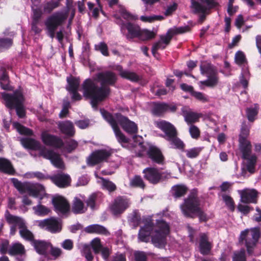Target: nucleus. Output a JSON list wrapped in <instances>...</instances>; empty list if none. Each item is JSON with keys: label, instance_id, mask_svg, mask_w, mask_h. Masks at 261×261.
Instances as JSON below:
<instances>
[{"label": "nucleus", "instance_id": "1", "mask_svg": "<svg viewBox=\"0 0 261 261\" xmlns=\"http://www.w3.org/2000/svg\"><path fill=\"white\" fill-rule=\"evenodd\" d=\"M95 80L100 83V86L89 78L83 82L82 88L84 97L91 100L92 108H97L99 102L105 100L111 95L110 86L115 85L118 77L115 72L107 70L97 73Z\"/></svg>", "mask_w": 261, "mask_h": 261}, {"label": "nucleus", "instance_id": "2", "mask_svg": "<svg viewBox=\"0 0 261 261\" xmlns=\"http://www.w3.org/2000/svg\"><path fill=\"white\" fill-rule=\"evenodd\" d=\"M73 0H66L65 12L58 11L49 16L44 22L46 34L53 39L55 36V31L58 27L62 25L67 20L69 11L73 6Z\"/></svg>", "mask_w": 261, "mask_h": 261}, {"label": "nucleus", "instance_id": "3", "mask_svg": "<svg viewBox=\"0 0 261 261\" xmlns=\"http://www.w3.org/2000/svg\"><path fill=\"white\" fill-rule=\"evenodd\" d=\"M179 207L185 217L194 218L195 212L201 207V200L198 197L197 189H192Z\"/></svg>", "mask_w": 261, "mask_h": 261}, {"label": "nucleus", "instance_id": "4", "mask_svg": "<svg viewBox=\"0 0 261 261\" xmlns=\"http://www.w3.org/2000/svg\"><path fill=\"white\" fill-rule=\"evenodd\" d=\"M11 181L14 187L21 194L28 192L30 196L37 197L45 193V188L41 184L29 182H22L16 178H11Z\"/></svg>", "mask_w": 261, "mask_h": 261}, {"label": "nucleus", "instance_id": "5", "mask_svg": "<svg viewBox=\"0 0 261 261\" xmlns=\"http://www.w3.org/2000/svg\"><path fill=\"white\" fill-rule=\"evenodd\" d=\"M260 237V232L258 229L253 228L249 230L246 229L241 232L239 242L244 244L247 248L248 254H251L253 251V248L258 242Z\"/></svg>", "mask_w": 261, "mask_h": 261}, {"label": "nucleus", "instance_id": "6", "mask_svg": "<svg viewBox=\"0 0 261 261\" xmlns=\"http://www.w3.org/2000/svg\"><path fill=\"white\" fill-rule=\"evenodd\" d=\"M200 70L202 74H206L207 79L199 82L201 85L207 87L214 88L219 83V76L215 68L210 63H203L200 66Z\"/></svg>", "mask_w": 261, "mask_h": 261}, {"label": "nucleus", "instance_id": "7", "mask_svg": "<svg viewBox=\"0 0 261 261\" xmlns=\"http://www.w3.org/2000/svg\"><path fill=\"white\" fill-rule=\"evenodd\" d=\"M155 234L151 236V242L155 246L160 247L166 243V237L169 232V226L163 220H158L156 223Z\"/></svg>", "mask_w": 261, "mask_h": 261}, {"label": "nucleus", "instance_id": "8", "mask_svg": "<svg viewBox=\"0 0 261 261\" xmlns=\"http://www.w3.org/2000/svg\"><path fill=\"white\" fill-rule=\"evenodd\" d=\"M100 112L104 119L109 123L112 127L118 142L120 143H127L129 142V139L121 132L118 123L115 120L114 116L104 109H100Z\"/></svg>", "mask_w": 261, "mask_h": 261}, {"label": "nucleus", "instance_id": "9", "mask_svg": "<svg viewBox=\"0 0 261 261\" xmlns=\"http://www.w3.org/2000/svg\"><path fill=\"white\" fill-rule=\"evenodd\" d=\"M130 204L129 199L126 196H118L110 204V211L113 215L119 216L129 207Z\"/></svg>", "mask_w": 261, "mask_h": 261}, {"label": "nucleus", "instance_id": "10", "mask_svg": "<svg viewBox=\"0 0 261 261\" xmlns=\"http://www.w3.org/2000/svg\"><path fill=\"white\" fill-rule=\"evenodd\" d=\"M142 173L144 178L153 185L158 184L168 178L165 172L160 171L154 167H147L143 170Z\"/></svg>", "mask_w": 261, "mask_h": 261}, {"label": "nucleus", "instance_id": "11", "mask_svg": "<svg viewBox=\"0 0 261 261\" xmlns=\"http://www.w3.org/2000/svg\"><path fill=\"white\" fill-rule=\"evenodd\" d=\"M2 96L5 101V106L10 110L14 109L15 107L19 105L20 103L24 102V101L23 94L18 90H15L12 94L2 93Z\"/></svg>", "mask_w": 261, "mask_h": 261}, {"label": "nucleus", "instance_id": "12", "mask_svg": "<svg viewBox=\"0 0 261 261\" xmlns=\"http://www.w3.org/2000/svg\"><path fill=\"white\" fill-rule=\"evenodd\" d=\"M191 1V8L195 10L196 12H205L211 11L212 9H217L220 6L217 0H195Z\"/></svg>", "mask_w": 261, "mask_h": 261}, {"label": "nucleus", "instance_id": "13", "mask_svg": "<svg viewBox=\"0 0 261 261\" xmlns=\"http://www.w3.org/2000/svg\"><path fill=\"white\" fill-rule=\"evenodd\" d=\"M111 155V152L106 149H98L93 151L87 159L88 166L93 167L106 162Z\"/></svg>", "mask_w": 261, "mask_h": 261}, {"label": "nucleus", "instance_id": "14", "mask_svg": "<svg viewBox=\"0 0 261 261\" xmlns=\"http://www.w3.org/2000/svg\"><path fill=\"white\" fill-rule=\"evenodd\" d=\"M114 117L117 122L121 125L125 132L130 135H135L138 133V128L137 124L130 121L127 117L120 113H115Z\"/></svg>", "mask_w": 261, "mask_h": 261}, {"label": "nucleus", "instance_id": "15", "mask_svg": "<svg viewBox=\"0 0 261 261\" xmlns=\"http://www.w3.org/2000/svg\"><path fill=\"white\" fill-rule=\"evenodd\" d=\"M40 156L49 160L52 165L57 168L64 169L65 164L61 155L51 149H42L39 152Z\"/></svg>", "mask_w": 261, "mask_h": 261}, {"label": "nucleus", "instance_id": "16", "mask_svg": "<svg viewBox=\"0 0 261 261\" xmlns=\"http://www.w3.org/2000/svg\"><path fill=\"white\" fill-rule=\"evenodd\" d=\"M120 21L121 22L119 24L120 25L121 31L123 32L124 29L127 30V33L125 36L128 41L138 38L141 29L139 25L130 22H124L121 19Z\"/></svg>", "mask_w": 261, "mask_h": 261}, {"label": "nucleus", "instance_id": "17", "mask_svg": "<svg viewBox=\"0 0 261 261\" xmlns=\"http://www.w3.org/2000/svg\"><path fill=\"white\" fill-rule=\"evenodd\" d=\"M155 226L151 219H146L144 224L140 227L138 233V239L141 242L147 243L149 241L150 237L152 233Z\"/></svg>", "mask_w": 261, "mask_h": 261}, {"label": "nucleus", "instance_id": "18", "mask_svg": "<svg viewBox=\"0 0 261 261\" xmlns=\"http://www.w3.org/2000/svg\"><path fill=\"white\" fill-rule=\"evenodd\" d=\"M38 226L53 233L59 232L62 230L61 225L56 219L53 217L39 221Z\"/></svg>", "mask_w": 261, "mask_h": 261}, {"label": "nucleus", "instance_id": "19", "mask_svg": "<svg viewBox=\"0 0 261 261\" xmlns=\"http://www.w3.org/2000/svg\"><path fill=\"white\" fill-rule=\"evenodd\" d=\"M155 126L165 134L163 137L166 140L177 134L175 127L169 122L166 120H160L155 122Z\"/></svg>", "mask_w": 261, "mask_h": 261}, {"label": "nucleus", "instance_id": "20", "mask_svg": "<svg viewBox=\"0 0 261 261\" xmlns=\"http://www.w3.org/2000/svg\"><path fill=\"white\" fill-rule=\"evenodd\" d=\"M146 155L153 163L162 165L164 162V156L161 149L156 146H149L146 150Z\"/></svg>", "mask_w": 261, "mask_h": 261}, {"label": "nucleus", "instance_id": "21", "mask_svg": "<svg viewBox=\"0 0 261 261\" xmlns=\"http://www.w3.org/2000/svg\"><path fill=\"white\" fill-rule=\"evenodd\" d=\"M41 138L45 145L52 146L54 148H61L63 147L64 145L61 138L46 132H43L41 134Z\"/></svg>", "mask_w": 261, "mask_h": 261}, {"label": "nucleus", "instance_id": "22", "mask_svg": "<svg viewBox=\"0 0 261 261\" xmlns=\"http://www.w3.org/2000/svg\"><path fill=\"white\" fill-rule=\"evenodd\" d=\"M241 201L243 203H256L258 200V192L254 189H245L241 194Z\"/></svg>", "mask_w": 261, "mask_h": 261}, {"label": "nucleus", "instance_id": "23", "mask_svg": "<svg viewBox=\"0 0 261 261\" xmlns=\"http://www.w3.org/2000/svg\"><path fill=\"white\" fill-rule=\"evenodd\" d=\"M52 203L55 210L62 214L67 213L70 210V205L68 201L63 196H57L52 199Z\"/></svg>", "mask_w": 261, "mask_h": 261}, {"label": "nucleus", "instance_id": "24", "mask_svg": "<svg viewBox=\"0 0 261 261\" xmlns=\"http://www.w3.org/2000/svg\"><path fill=\"white\" fill-rule=\"evenodd\" d=\"M50 180L57 186L61 188L68 187L71 182L70 176L64 173H59L51 176Z\"/></svg>", "mask_w": 261, "mask_h": 261}, {"label": "nucleus", "instance_id": "25", "mask_svg": "<svg viewBox=\"0 0 261 261\" xmlns=\"http://www.w3.org/2000/svg\"><path fill=\"white\" fill-rule=\"evenodd\" d=\"M31 245L39 254L46 256L48 255L47 251L51 246V243L44 240H35Z\"/></svg>", "mask_w": 261, "mask_h": 261}, {"label": "nucleus", "instance_id": "26", "mask_svg": "<svg viewBox=\"0 0 261 261\" xmlns=\"http://www.w3.org/2000/svg\"><path fill=\"white\" fill-rule=\"evenodd\" d=\"M22 146L32 150H41V144L39 141L31 138H22L20 140Z\"/></svg>", "mask_w": 261, "mask_h": 261}, {"label": "nucleus", "instance_id": "27", "mask_svg": "<svg viewBox=\"0 0 261 261\" xmlns=\"http://www.w3.org/2000/svg\"><path fill=\"white\" fill-rule=\"evenodd\" d=\"M58 127L61 132L69 137H72L75 133V128L73 123L69 121L60 122L58 124Z\"/></svg>", "mask_w": 261, "mask_h": 261}, {"label": "nucleus", "instance_id": "28", "mask_svg": "<svg viewBox=\"0 0 261 261\" xmlns=\"http://www.w3.org/2000/svg\"><path fill=\"white\" fill-rule=\"evenodd\" d=\"M85 231L88 233H95L99 235L109 236L110 232L105 226L97 224H91L85 228Z\"/></svg>", "mask_w": 261, "mask_h": 261}, {"label": "nucleus", "instance_id": "29", "mask_svg": "<svg viewBox=\"0 0 261 261\" xmlns=\"http://www.w3.org/2000/svg\"><path fill=\"white\" fill-rule=\"evenodd\" d=\"M188 191V188L186 185L177 184L171 187L170 193L175 199H177L185 196Z\"/></svg>", "mask_w": 261, "mask_h": 261}, {"label": "nucleus", "instance_id": "30", "mask_svg": "<svg viewBox=\"0 0 261 261\" xmlns=\"http://www.w3.org/2000/svg\"><path fill=\"white\" fill-rule=\"evenodd\" d=\"M199 249L203 255L208 254L211 250V244L205 233H201L200 236Z\"/></svg>", "mask_w": 261, "mask_h": 261}, {"label": "nucleus", "instance_id": "31", "mask_svg": "<svg viewBox=\"0 0 261 261\" xmlns=\"http://www.w3.org/2000/svg\"><path fill=\"white\" fill-rule=\"evenodd\" d=\"M0 71L2 72L0 75V85L2 89L7 91L12 90L13 88L10 85L9 77L6 68L2 67Z\"/></svg>", "mask_w": 261, "mask_h": 261}, {"label": "nucleus", "instance_id": "32", "mask_svg": "<svg viewBox=\"0 0 261 261\" xmlns=\"http://www.w3.org/2000/svg\"><path fill=\"white\" fill-rule=\"evenodd\" d=\"M0 171L9 175H14L15 173L11 162L5 158H0Z\"/></svg>", "mask_w": 261, "mask_h": 261}, {"label": "nucleus", "instance_id": "33", "mask_svg": "<svg viewBox=\"0 0 261 261\" xmlns=\"http://www.w3.org/2000/svg\"><path fill=\"white\" fill-rule=\"evenodd\" d=\"M239 149L242 153V159H247L251 155L252 146L251 142L248 140H239Z\"/></svg>", "mask_w": 261, "mask_h": 261}, {"label": "nucleus", "instance_id": "34", "mask_svg": "<svg viewBox=\"0 0 261 261\" xmlns=\"http://www.w3.org/2000/svg\"><path fill=\"white\" fill-rule=\"evenodd\" d=\"M25 253L24 246L20 243H15L10 246L8 254L12 256L22 255Z\"/></svg>", "mask_w": 261, "mask_h": 261}, {"label": "nucleus", "instance_id": "35", "mask_svg": "<svg viewBox=\"0 0 261 261\" xmlns=\"http://www.w3.org/2000/svg\"><path fill=\"white\" fill-rule=\"evenodd\" d=\"M166 103L155 102L153 103V107L151 110L152 114L156 116H163L166 113Z\"/></svg>", "mask_w": 261, "mask_h": 261}, {"label": "nucleus", "instance_id": "36", "mask_svg": "<svg viewBox=\"0 0 261 261\" xmlns=\"http://www.w3.org/2000/svg\"><path fill=\"white\" fill-rule=\"evenodd\" d=\"M259 109V105L255 103L253 107L247 108L246 109V115L249 122H253L256 119Z\"/></svg>", "mask_w": 261, "mask_h": 261}, {"label": "nucleus", "instance_id": "37", "mask_svg": "<svg viewBox=\"0 0 261 261\" xmlns=\"http://www.w3.org/2000/svg\"><path fill=\"white\" fill-rule=\"evenodd\" d=\"M120 75L122 78L127 79L133 82H138L141 80L142 78L137 73L127 70H123L122 67H120Z\"/></svg>", "mask_w": 261, "mask_h": 261}, {"label": "nucleus", "instance_id": "38", "mask_svg": "<svg viewBox=\"0 0 261 261\" xmlns=\"http://www.w3.org/2000/svg\"><path fill=\"white\" fill-rule=\"evenodd\" d=\"M67 82L68 85L66 89L68 92L79 89L80 84V80L79 77L71 75L67 77Z\"/></svg>", "mask_w": 261, "mask_h": 261}, {"label": "nucleus", "instance_id": "39", "mask_svg": "<svg viewBox=\"0 0 261 261\" xmlns=\"http://www.w3.org/2000/svg\"><path fill=\"white\" fill-rule=\"evenodd\" d=\"M177 135L178 134L175 135L174 136L170 138L167 141L170 143L171 145L173 146L174 148L184 151L186 145L184 142L177 137Z\"/></svg>", "mask_w": 261, "mask_h": 261}, {"label": "nucleus", "instance_id": "40", "mask_svg": "<svg viewBox=\"0 0 261 261\" xmlns=\"http://www.w3.org/2000/svg\"><path fill=\"white\" fill-rule=\"evenodd\" d=\"M19 228L20 229L19 234L21 237L25 240L31 242L32 244L33 242H34V241L35 240L34 239V236L33 233L28 229L25 223H24L23 224L22 227Z\"/></svg>", "mask_w": 261, "mask_h": 261}, {"label": "nucleus", "instance_id": "41", "mask_svg": "<svg viewBox=\"0 0 261 261\" xmlns=\"http://www.w3.org/2000/svg\"><path fill=\"white\" fill-rule=\"evenodd\" d=\"M246 160V169L250 173L255 172V168L257 162V157L255 154L247 156V159H243Z\"/></svg>", "mask_w": 261, "mask_h": 261}, {"label": "nucleus", "instance_id": "42", "mask_svg": "<svg viewBox=\"0 0 261 261\" xmlns=\"http://www.w3.org/2000/svg\"><path fill=\"white\" fill-rule=\"evenodd\" d=\"M201 114L195 112H188L185 115V120L189 125H194L193 124L199 121V118Z\"/></svg>", "mask_w": 261, "mask_h": 261}, {"label": "nucleus", "instance_id": "43", "mask_svg": "<svg viewBox=\"0 0 261 261\" xmlns=\"http://www.w3.org/2000/svg\"><path fill=\"white\" fill-rule=\"evenodd\" d=\"M6 219L9 224L17 225L18 228L22 227L23 224L25 223L22 218L18 216H13L9 213L6 216Z\"/></svg>", "mask_w": 261, "mask_h": 261}, {"label": "nucleus", "instance_id": "44", "mask_svg": "<svg viewBox=\"0 0 261 261\" xmlns=\"http://www.w3.org/2000/svg\"><path fill=\"white\" fill-rule=\"evenodd\" d=\"M156 36V33L147 29H141L138 39L141 41H149Z\"/></svg>", "mask_w": 261, "mask_h": 261}, {"label": "nucleus", "instance_id": "45", "mask_svg": "<svg viewBox=\"0 0 261 261\" xmlns=\"http://www.w3.org/2000/svg\"><path fill=\"white\" fill-rule=\"evenodd\" d=\"M61 3H59V2L56 0H50L44 4L43 11L46 13L50 14L54 10L59 7Z\"/></svg>", "mask_w": 261, "mask_h": 261}, {"label": "nucleus", "instance_id": "46", "mask_svg": "<svg viewBox=\"0 0 261 261\" xmlns=\"http://www.w3.org/2000/svg\"><path fill=\"white\" fill-rule=\"evenodd\" d=\"M84 206L83 202L80 198L75 197L73 201L72 212L75 214L83 213Z\"/></svg>", "mask_w": 261, "mask_h": 261}, {"label": "nucleus", "instance_id": "47", "mask_svg": "<svg viewBox=\"0 0 261 261\" xmlns=\"http://www.w3.org/2000/svg\"><path fill=\"white\" fill-rule=\"evenodd\" d=\"M13 44L12 38L0 37V53L10 49Z\"/></svg>", "mask_w": 261, "mask_h": 261}, {"label": "nucleus", "instance_id": "48", "mask_svg": "<svg viewBox=\"0 0 261 261\" xmlns=\"http://www.w3.org/2000/svg\"><path fill=\"white\" fill-rule=\"evenodd\" d=\"M130 185L132 187L140 188L141 189H144L145 187V184L141 176L138 175H135L130 180Z\"/></svg>", "mask_w": 261, "mask_h": 261}, {"label": "nucleus", "instance_id": "49", "mask_svg": "<svg viewBox=\"0 0 261 261\" xmlns=\"http://www.w3.org/2000/svg\"><path fill=\"white\" fill-rule=\"evenodd\" d=\"M102 186L103 189L108 190L110 193L114 192L117 189L116 185L109 179L101 178Z\"/></svg>", "mask_w": 261, "mask_h": 261}, {"label": "nucleus", "instance_id": "50", "mask_svg": "<svg viewBox=\"0 0 261 261\" xmlns=\"http://www.w3.org/2000/svg\"><path fill=\"white\" fill-rule=\"evenodd\" d=\"M249 133L250 128L248 126L245 122H243L241 125L240 134L239 136V140H247Z\"/></svg>", "mask_w": 261, "mask_h": 261}, {"label": "nucleus", "instance_id": "51", "mask_svg": "<svg viewBox=\"0 0 261 261\" xmlns=\"http://www.w3.org/2000/svg\"><path fill=\"white\" fill-rule=\"evenodd\" d=\"M17 131L21 135H24L29 136H32L34 135L33 131L29 128L20 124L19 123H16L15 124Z\"/></svg>", "mask_w": 261, "mask_h": 261}, {"label": "nucleus", "instance_id": "52", "mask_svg": "<svg viewBox=\"0 0 261 261\" xmlns=\"http://www.w3.org/2000/svg\"><path fill=\"white\" fill-rule=\"evenodd\" d=\"M186 153V156L190 159L196 158L199 156L202 151L200 147H194L190 149L184 150Z\"/></svg>", "mask_w": 261, "mask_h": 261}, {"label": "nucleus", "instance_id": "53", "mask_svg": "<svg viewBox=\"0 0 261 261\" xmlns=\"http://www.w3.org/2000/svg\"><path fill=\"white\" fill-rule=\"evenodd\" d=\"M164 17L162 15L141 16L140 20L143 22L152 23L155 21H162Z\"/></svg>", "mask_w": 261, "mask_h": 261}, {"label": "nucleus", "instance_id": "54", "mask_svg": "<svg viewBox=\"0 0 261 261\" xmlns=\"http://www.w3.org/2000/svg\"><path fill=\"white\" fill-rule=\"evenodd\" d=\"M33 210L35 211V213L38 216H45L50 212V210L48 208L40 204L36 206L33 207Z\"/></svg>", "mask_w": 261, "mask_h": 261}, {"label": "nucleus", "instance_id": "55", "mask_svg": "<svg viewBox=\"0 0 261 261\" xmlns=\"http://www.w3.org/2000/svg\"><path fill=\"white\" fill-rule=\"evenodd\" d=\"M95 50L99 51L102 55L108 57L109 56L108 51V47L107 44L103 42H100L98 44L94 45Z\"/></svg>", "mask_w": 261, "mask_h": 261}, {"label": "nucleus", "instance_id": "56", "mask_svg": "<svg viewBox=\"0 0 261 261\" xmlns=\"http://www.w3.org/2000/svg\"><path fill=\"white\" fill-rule=\"evenodd\" d=\"M222 199L229 210L231 212H233L235 210V205L232 198L229 195H223Z\"/></svg>", "mask_w": 261, "mask_h": 261}, {"label": "nucleus", "instance_id": "57", "mask_svg": "<svg viewBox=\"0 0 261 261\" xmlns=\"http://www.w3.org/2000/svg\"><path fill=\"white\" fill-rule=\"evenodd\" d=\"M172 32V29H170L168 30L165 35L161 36L160 38L162 41L161 42L166 45L169 44L172 38L174 35Z\"/></svg>", "mask_w": 261, "mask_h": 261}, {"label": "nucleus", "instance_id": "58", "mask_svg": "<svg viewBox=\"0 0 261 261\" xmlns=\"http://www.w3.org/2000/svg\"><path fill=\"white\" fill-rule=\"evenodd\" d=\"M189 126V132L191 137L194 139H198L200 136V129L195 125H191Z\"/></svg>", "mask_w": 261, "mask_h": 261}, {"label": "nucleus", "instance_id": "59", "mask_svg": "<svg viewBox=\"0 0 261 261\" xmlns=\"http://www.w3.org/2000/svg\"><path fill=\"white\" fill-rule=\"evenodd\" d=\"M192 96L195 97L197 100L203 103L209 101L208 96L205 94L201 92H197L195 91Z\"/></svg>", "mask_w": 261, "mask_h": 261}, {"label": "nucleus", "instance_id": "60", "mask_svg": "<svg viewBox=\"0 0 261 261\" xmlns=\"http://www.w3.org/2000/svg\"><path fill=\"white\" fill-rule=\"evenodd\" d=\"M91 246L95 253H98L100 252L103 247L100 242V240L99 238L94 239L91 242Z\"/></svg>", "mask_w": 261, "mask_h": 261}, {"label": "nucleus", "instance_id": "61", "mask_svg": "<svg viewBox=\"0 0 261 261\" xmlns=\"http://www.w3.org/2000/svg\"><path fill=\"white\" fill-rule=\"evenodd\" d=\"M78 146V143L74 140L66 141L65 149L68 153H71L75 150Z\"/></svg>", "mask_w": 261, "mask_h": 261}, {"label": "nucleus", "instance_id": "62", "mask_svg": "<svg viewBox=\"0 0 261 261\" xmlns=\"http://www.w3.org/2000/svg\"><path fill=\"white\" fill-rule=\"evenodd\" d=\"M195 215L198 217L200 222H206L208 220L207 214L203 211L201 207L195 212Z\"/></svg>", "mask_w": 261, "mask_h": 261}, {"label": "nucleus", "instance_id": "63", "mask_svg": "<svg viewBox=\"0 0 261 261\" xmlns=\"http://www.w3.org/2000/svg\"><path fill=\"white\" fill-rule=\"evenodd\" d=\"M97 195L95 193L91 194L86 201L87 205L94 210L95 207V203L97 199Z\"/></svg>", "mask_w": 261, "mask_h": 261}, {"label": "nucleus", "instance_id": "64", "mask_svg": "<svg viewBox=\"0 0 261 261\" xmlns=\"http://www.w3.org/2000/svg\"><path fill=\"white\" fill-rule=\"evenodd\" d=\"M135 261H147V256L144 251H136L134 253Z\"/></svg>", "mask_w": 261, "mask_h": 261}]
</instances>
